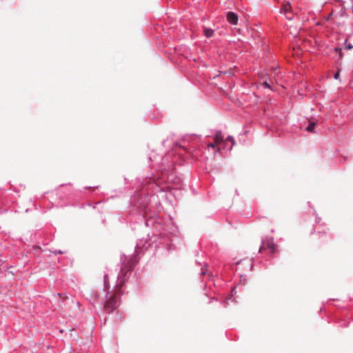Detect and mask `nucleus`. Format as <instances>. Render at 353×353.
Wrapping results in <instances>:
<instances>
[{
	"label": "nucleus",
	"instance_id": "6e6552de",
	"mask_svg": "<svg viewBox=\"0 0 353 353\" xmlns=\"http://www.w3.org/2000/svg\"><path fill=\"white\" fill-rule=\"evenodd\" d=\"M204 34H205V37H210L213 35L214 30H212V29H210V28H206L204 30Z\"/></svg>",
	"mask_w": 353,
	"mask_h": 353
},
{
	"label": "nucleus",
	"instance_id": "0eeeda50",
	"mask_svg": "<svg viewBox=\"0 0 353 353\" xmlns=\"http://www.w3.org/2000/svg\"><path fill=\"white\" fill-rule=\"evenodd\" d=\"M316 125V123L314 121H310L308 126L306 128V130L310 132H313L314 130V127Z\"/></svg>",
	"mask_w": 353,
	"mask_h": 353
},
{
	"label": "nucleus",
	"instance_id": "2eb2a0df",
	"mask_svg": "<svg viewBox=\"0 0 353 353\" xmlns=\"http://www.w3.org/2000/svg\"><path fill=\"white\" fill-rule=\"evenodd\" d=\"M65 252L64 251H61V250H56L54 252V254H63Z\"/></svg>",
	"mask_w": 353,
	"mask_h": 353
},
{
	"label": "nucleus",
	"instance_id": "9d476101",
	"mask_svg": "<svg viewBox=\"0 0 353 353\" xmlns=\"http://www.w3.org/2000/svg\"><path fill=\"white\" fill-rule=\"evenodd\" d=\"M227 140L230 141L232 143V145H234L235 142H234V138L232 137H228L227 138Z\"/></svg>",
	"mask_w": 353,
	"mask_h": 353
},
{
	"label": "nucleus",
	"instance_id": "1a4fd4ad",
	"mask_svg": "<svg viewBox=\"0 0 353 353\" xmlns=\"http://www.w3.org/2000/svg\"><path fill=\"white\" fill-rule=\"evenodd\" d=\"M217 145H218L216 143H215V142L214 141V143L208 144L207 148H208V149H210V148H215Z\"/></svg>",
	"mask_w": 353,
	"mask_h": 353
},
{
	"label": "nucleus",
	"instance_id": "20e7f679",
	"mask_svg": "<svg viewBox=\"0 0 353 353\" xmlns=\"http://www.w3.org/2000/svg\"><path fill=\"white\" fill-rule=\"evenodd\" d=\"M227 19L228 21L231 23V24H233V25H236L237 24V22H238V16L236 14H235L234 12H228L227 13Z\"/></svg>",
	"mask_w": 353,
	"mask_h": 353
},
{
	"label": "nucleus",
	"instance_id": "39448f33",
	"mask_svg": "<svg viewBox=\"0 0 353 353\" xmlns=\"http://www.w3.org/2000/svg\"><path fill=\"white\" fill-rule=\"evenodd\" d=\"M291 9H292V6L289 2H284L282 4L281 10L285 14H288V12H290Z\"/></svg>",
	"mask_w": 353,
	"mask_h": 353
},
{
	"label": "nucleus",
	"instance_id": "dca6fc26",
	"mask_svg": "<svg viewBox=\"0 0 353 353\" xmlns=\"http://www.w3.org/2000/svg\"><path fill=\"white\" fill-rule=\"evenodd\" d=\"M286 18L288 19V20H292V17L291 15H287L286 16Z\"/></svg>",
	"mask_w": 353,
	"mask_h": 353
},
{
	"label": "nucleus",
	"instance_id": "f257e3e1",
	"mask_svg": "<svg viewBox=\"0 0 353 353\" xmlns=\"http://www.w3.org/2000/svg\"><path fill=\"white\" fill-rule=\"evenodd\" d=\"M132 261L131 259H128L126 257L124 258L121 267L120 272L118 276V280L119 281V288H121L123 285L127 274L132 270Z\"/></svg>",
	"mask_w": 353,
	"mask_h": 353
},
{
	"label": "nucleus",
	"instance_id": "f03ea898",
	"mask_svg": "<svg viewBox=\"0 0 353 353\" xmlns=\"http://www.w3.org/2000/svg\"><path fill=\"white\" fill-rule=\"evenodd\" d=\"M117 292L107 297V300L104 304V310L108 313H111L116 308V304L117 302Z\"/></svg>",
	"mask_w": 353,
	"mask_h": 353
},
{
	"label": "nucleus",
	"instance_id": "4468645a",
	"mask_svg": "<svg viewBox=\"0 0 353 353\" xmlns=\"http://www.w3.org/2000/svg\"><path fill=\"white\" fill-rule=\"evenodd\" d=\"M336 50L339 52V57H340V58H342L343 54H342V52H341V49L336 48Z\"/></svg>",
	"mask_w": 353,
	"mask_h": 353
},
{
	"label": "nucleus",
	"instance_id": "ddd939ff",
	"mask_svg": "<svg viewBox=\"0 0 353 353\" xmlns=\"http://www.w3.org/2000/svg\"><path fill=\"white\" fill-rule=\"evenodd\" d=\"M352 48H353V46H352V45H350V44H347V45H346V46H345V48L346 50H350V49H352Z\"/></svg>",
	"mask_w": 353,
	"mask_h": 353
},
{
	"label": "nucleus",
	"instance_id": "f8f14e48",
	"mask_svg": "<svg viewBox=\"0 0 353 353\" xmlns=\"http://www.w3.org/2000/svg\"><path fill=\"white\" fill-rule=\"evenodd\" d=\"M262 85L265 88H271L270 85H269V83L267 82V81H264L263 83H262Z\"/></svg>",
	"mask_w": 353,
	"mask_h": 353
},
{
	"label": "nucleus",
	"instance_id": "9b49d317",
	"mask_svg": "<svg viewBox=\"0 0 353 353\" xmlns=\"http://www.w3.org/2000/svg\"><path fill=\"white\" fill-rule=\"evenodd\" d=\"M340 76V70H338V71L335 73L334 77L335 79H339Z\"/></svg>",
	"mask_w": 353,
	"mask_h": 353
},
{
	"label": "nucleus",
	"instance_id": "423d86ee",
	"mask_svg": "<svg viewBox=\"0 0 353 353\" xmlns=\"http://www.w3.org/2000/svg\"><path fill=\"white\" fill-rule=\"evenodd\" d=\"M214 141L217 145H219V143H221V142L223 141V137L222 136L221 132H218L216 133V134H215V136L214 137Z\"/></svg>",
	"mask_w": 353,
	"mask_h": 353
},
{
	"label": "nucleus",
	"instance_id": "7ed1b4c3",
	"mask_svg": "<svg viewBox=\"0 0 353 353\" xmlns=\"http://www.w3.org/2000/svg\"><path fill=\"white\" fill-rule=\"evenodd\" d=\"M267 249L270 250L272 253H274L277 251V245L274 243L272 238H266L263 240L262 245L259 248V252H261Z\"/></svg>",
	"mask_w": 353,
	"mask_h": 353
}]
</instances>
